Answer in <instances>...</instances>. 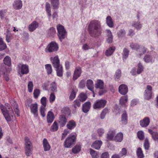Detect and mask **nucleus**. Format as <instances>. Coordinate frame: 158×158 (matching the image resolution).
Instances as JSON below:
<instances>
[{"label":"nucleus","instance_id":"obj_4","mask_svg":"<svg viewBox=\"0 0 158 158\" xmlns=\"http://www.w3.org/2000/svg\"><path fill=\"white\" fill-rule=\"evenodd\" d=\"M76 136L75 135H71L66 139L64 141V147L66 148H70L75 144L76 141Z\"/></svg>","mask_w":158,"mask_h":158},{"label":"nucleus","instance_id":"obj_52","mask_svg":"<svg viewBox=\"0 0 158 158\" xmlns=\"http://www.w3.org/2000/svg\"><path fill=\"white\" fill-rule=\"evenodd\" d=\"M90 152L93 158H98V155L96 152L90 148L89 149Z\"/></svg>","mask_w":158,"mask_h":158},{"label":"nucleus","instance_id":"obj_26","mask_svg":"<svg viewBox=\"0 0 158 158\" xmlns=\"http://www.w3.org/2000/svg\"><path fill=\"white\" fill-rule=\"evenodd\" d=\"M102 144L101 141L96 140L91 145V147L96 149H99Z\"/></svg>","mask_w":158,"mask_h":158},{"label":"nucleus","instance_id":"obj_5","mask_svg":"<svg viewBox=\"0 0 158 158\" xmlns=\"http://www.w3.org/2000/svg\"><path fill=\"white\" fill-rule=\"evenodd\" d=\"M25 153L27 156H30L32 153V145L29 138L26 137L25 138Z\"/></svg>","mask_w":158,"mask_h":158},{"label":"nucleus","instance_id":"obj_1","mask_svg":"<svg viewBox=\"0 0 158 158\" xmlns=\"http://www.w3.org/2000/svg\"><path fill=\"white\" fill-rule=\"evenodd\" d=\"M88 30L91 36L98 38L102 33V23L97 20L91 21L88 26Z\"/></svg>","mask_w":158,"mask_h":158},{"label":"nucleus","instance_id":"obj_57","mask_svg":"<svg viewBox=\"0 0 158 158\" xmlns=\"http://www.w3.org/2000/svg\"><path fill=\"white\" fill-rule=\"evenodd\" d=\"M144 146L146 150L148 149L149 147V143L148 139L146 138L145 140Z\"/></svg>","mask_w":158,"mask_h":158},{"label":"nucleus","instance_id":"obj_36","mask_svg":"<svg viewBox=\"0 0 158 158\" xmlns=\"http://www.w3.org/2000/svg\"><path fill=\"white\" fill-rule=\"evenodd\" d=\"M46 10L49 20L51 18V14L50 5V4L48 2H47L46 3Z\"/></svg>","mask_w":158,"mask_h":158},{"label":"nucleus","instance_id":"obj_56","mask_svg":"<svg viewBox=\"0 0 158 158\" xmlns=\"http://www.w3.org/2000/svg\"><path fill=\"white\" fill-rule=\"evenodd\" d=\"M27 86L29 92L30 93L32 91L33 87V82L31 81H29L28 83Z\"/></svg>","mask_w":158,"mask_h":158},{"label":"nucleus","instance_id":"obj_42","mask_svg":"<svg viewBox=\"0 0 158 158\" xmlns=\"http://www.w3.org/2000/svg\"><path fill=\"white\" fill-rule=\"evenodd\" d=\"M9 111L6 110V111H4L3 112V114L5 118L6 119L7 122H10L11 121V117L9 114Z\"/></svg>","mask_w":158,"mask_h":158},{"label":"nucleus","instance_id":"obj_10","mask_svg":"<svg viewBox=\"0 0 158 158\" xmlns=\"http://www.w3.org/2000/svg\"><path fill=\"white\" fill-rule=\"evenodd\" d=\"M143 60L146 63L152 64L155 61V58L151 55L147 54L144 55Z\"/></svg>","mask_w":158,"mask_h":158},{"label":"nucleus","instance_id":"obj_58","mask_svg":"<svg viewBox=\"0 0 158 158\" xmlns=\"http://www.w3.org/2000/svg\"><path fill=\"white\" fill-rule=\"evenodd\" d=\"M56 96L53 93H52L50 94L49 98V101L51 103H52L55 100Z\"/></svg>","mask_w":158,"mask_h":158},{"label":"nucleus","instance_id":"obj_33","mask_svg":"<svg viewBox=\"0 0 158 158\" xmlns=\"http://www.w3.org/2000/svg\"><path fill=\"white\" fill-rule=\"evenodd\" d=\"M62 114H64L66 116H69L71 113L69 107H66L63 108L61 110Z\"/></svg>","mask_w":158,"mask_h":158},{"label":"nucleus","instance_id":"obj_53","mask_svg":"<svg viewBox=\"0 0 158 158\" xmlns=\"http://www.w3.org/2000/svg\"><path fill=\"white\" fill-rule=\"evenodd\" d=\"M140 46L138 44L133 43L131 44L130 46V47L132 49L135 50L136 51V52H137Z\"/></svg>","mask_w":158,"mask_h":158},{"label":"nucleus","instance_id":"obj_46","mask_svg":"<svg viewBox=\"0 0 158 158\" xmlns=\"http://www.w3.org/2000/svg\"><path fill=\"white\" fill-rule=\"evenodd\" d=\"M81 147L79 145H76L72 149V152L74 154H76L80 151Z\"/></svg>","mask_w":158,"mask_h":158},{"label":"nucleus","instance_id":"obj_38","mask_svg":"<svg viewBox=\"0 0 158 158\" xmlns=\"http://www.w3.org/2000/svg\"><path fill=\"white\" fill-rule=\"evenodd\" d=\"M144 67L142 64L139 62L137 65V73L138 74H140L143 70Z\"/></svg>","mask_w":158,"mask_h":158},{"label":"nucleus","instance_id":"obj_62","mask_svg":"<svg viewBox=\"0 0 158 158\" xmlns=\"http://www.w3.org/2000/svg\"><path fill=\"white\" fill-rule=\"evenodd\" d=\"M105 131L104 129L102 128H99L97 130V132L98 135L101 136L104 133Z\"/></svg>","mask_w":158,"mask_h":158},{"label":"nucleus","instance_id":"obj_28","mask_svg":"<svg viewBox=\"0 0 158 158\" xmlns=\"http://www.w3.org/2000/svg\"><path fill=\"white\" fill-rule=\"evenodd\" d=\"M115 134V131L114 130H110L108 131L107 136V139L108 140H112Z\"/></svg>","mask_w":158,"mask_h":158},{"label":"nucleus","instance_id":"obj_47","mask_svg":"<svg viewBox=\"0 0 158 158\" xmlns=\"http://www.w3.org/2000/svg\"><path fill=\"white\" fill-rule=\"evenodd\" d=\"M56 33V31L53 27H51L48 31V34L49 36L54 35Z\"/></svg>","mask_w":158,"mask_h":158},{"label":"nucleus","instance_id":"obj_41","mask_svg":"<svg viewBox=\"0 0 158 158\" xmlns=\"http://www.w3.org/2000/svg\"><path fill=\"white\" fill-rule=\"evenodd\" d=\"M121 71L120 69L117 70L115 72L114 77L116 81H118L119 80L121 76Z\"/></svg>","mask_w":158,"mask_h":158},{"label":"nucleus","instance_id":"obj_29","mask_svg":"<svg viewBox=\"0 0 158 158\" xmlns=\"http://www.w3.org/2000/svg\"><path fill=\"white\" fill-rule=\"evenodd\" d=\"M148 132L152 135L153 139L154 141L158 142V132L153 131L151 129H149Z\"/></svg>","mask_w":158,"mask_h":158},{"label":"nucleus","instance_id":"obj_13","mask_svg":"<svg viewBox=\"0 0 158 158\" xmlns=\"http://www.w3.org/2000/svg\"><path fill=\"white\" fill-rule=\"evenodd\" d=\"M18 71L22 74H27L29 71L28 66L26 64H23L19 67Z\"/></svg>","mask_w":158,"mask_h":158},{"label":"nucleus","instance_id":"obj_14","mask_svg":"<svg viewBox=\"0 0 158 158\" xmlns=\"http://www.w3.org/2000/svg\"><path fill=\"white\" fill-rule=\"evenodd\" d=\"M119 93L122 95H125L128 92L127 86L124 84L120 85L118 88Z\"/></svg>","mask_w":158,"mask_h":158},{"label":"nucleus","instance_id":"obj_21","mask_svg":"<svg viewBox=\"0 0 158 158\" xmlns=\"http://www.w3.org/2000/svg\"><path fill=\"white\" fill-rule=\"evenodd\" d=\"M43 144L44 150L45 151H48L50 149L51 146L47 139L45 138L43 139Z\"/></svg>","mask_w":158,"mask_h":158},{"label":"nucleus","instance_id":"obj_20","mask_svg":"<svg viewBox=\"0 0 158 158\" xmlns=\"http://www.w3.org/2000/svg\"><path fill=\"white\" fill-rule=\"evenodd\" d=\"M104 83L103 81L101 80H98L95 84V87L96 89H103Z\"/></svg>","mask_w":158,"mask_h":158},{"label":"nucleus","instance_id":"obj_23","mask_svg":"<svg viewBox=\"0 0 158 158\" xmlns=\"http://www.w3.org/2000/svg\"><path fill=\"white\" fill-rule=\"evenodd\" d=\"M94 84L93 81L91 79H89L87 80L86 83V86L87 88L90 90L92 91L94 93Z\"/></svg>","mask_w":158,"mask_h":158},{"label":"nucleus","instance_id":"obj_60","mask_svg":"<svg viewBox=\"0 0 158 158\" xmlns=\"http://www.w3.org/2000/svg\"><path fill=\"white\" fill-rule=\"evenodd\" d=\"M45 110H46L45 107H44L43 106H41L40 109V111L42 116L43 117H44L45 116Z\"/></svg>","mask_w":158,"mask_h":158},{"label":"nucleus","instance_id":"obj_50","mask_svg":"<svg viewBox=\"0 0 158 158\" xmlns=\"http://www.w3.org/2000/svg\"><path fill=\"white\" fill-rule=\"evenodd\" d=\"M45 69L47 73L50 74L52 72V67L50 64H46L45 65Z\"/></svg>","mask_w":158,"mask_h":158},{"label":"nucleus","instance_id":"obj_40","mask_svg":"<svg viewBox=\"0 0 158 158\" xmlns=\"http://www.w3.org/2000/svg\"><path fill=\"white\" fill-rule=\"evenodd\" d=\"M126 34L125 31L123 29H121L118 30L117 32V35L118 38H122L124 37Z\"/></svg>","mask_w":158,"mask_h":158},{"label":"nucleus","instance_id":"obj_30","mask_svg":"<svg viewBox=\"0 0 158 158\" xmlns=\"http://www.w3.org/2000/svg\"><path fill=\"white\" fill-rule=\"evenodd\" d=\"M81 73V70L79 68H76L74 71L73 78L74 80L77 79L80 76Z\"/></svg>","mask_w":158,"mask_h":158},{"label":"nucleus","instance_id":"obj_22","mask_svg":"<svg viewBox=\"0 0 158 158\" xmlns=\"http://www.w3.org/2000/svg\"><path fill=\"white\" fill-rule=\"evenodd\" d=\"M55 118L54 114L52 112L49 111L48 112L47 116V121L48 123H52Z\"/></svg>","mask_w":158,"mask_h":158},{"label":"nucleus","instance_id":"obj_37","mask_svg":"<svg viewBox=\"0 0 158 158\" xmlns=\"http://www.w3.org/2000/svg\"><path fill=\"white\" fill-rule=\"evenodd\" d=\"M114 47H112L107 50L105 52V55L107 56H111L115 50Z\"/></svg>","mask_w":158,"mask_h":158},{"label":"nucleus","instance_id":"obj_59","mask_svg":"<svg viewBox=\"0 0 158 158\" xmlns=\"http://www.w3.org/2000/svg\"><path fill=\"white\" fill-rule=\"evenodd\" d=\"M127 153V150L125 148H123L122 149L121 151L119 153L120 156H126Z\"/></svg>","mask_w":158,"mask_h":158},{"label":"nucleus","instance_id":"obj_16","mask_svg":"<svg viewBox=\"0 0 158 158\" xmlns=\"http://www.w3.org/2000/svg\"><path fill=\"white\" fill-rule=\"evenodd\" d=\"M67 116H65L64 114H61L60 116L59 123L61 126L63 127L66 124L67 122Z\"/></svg>","mask_w":158,"mask_h":158},{"label":"nucleus","instance_id":"obj_39","mask_svg":"<svg viewBox=\"0 0 158 158\" xmlns=\"http://www.w3.org/2000/svg\"><path fill=\"white\" fill-rule=\"evenodd\" d=\"M128 101V97L127 96H123L121 97L119 100V102L121 105H125Z\"/></svg>","mask_w":158,"mask_h":158},{"label":"nucleus","instance_id":"obj_24","mask_svg":"<svg viewBox=\"0 0 158 158\" xmlns=\"http://www.w3.org/2000/svg\"><path fill=\"white\" fill-rule=\"evenodd\" d=\"M131 26L138 30H140L142 27V24L140 22L134 21L131 23Z\"/></svg>","mask_w":158,"mask_h":158},{"label":"nucleus","instance_id":"obj_17","mask_svg":"<svg viewBox=\"0 0 158 158\" xmlns=\"http://www.w3.org/2000/svg\"><path fill=\"white\" fill-rule=\"evenodd\" d=\"M10 102L11 105L14 107V109L15 112V114L18 116H19V110L18 108V105L17 103L13 99H11L10 100Z\"/></svg>","mask_w":158,"mask_h":158},{"label":"nucleus","instance_id":"obj_44","mask_svg":"<svg viewBox=\"0 0 158 158\" xmlns=\"http://www.w3.org/2000/svg\"><path fill=\"white\" fill-rule=\"evenodd\" d=\"M79 101L81 102L85 101L87 98V95L84 93H81L79 96Z\"/></svg>","mask_w":158,"mask_h":158},{"label":"nucleus","instance_id":"obj_64","mask_svg":"<svg viewBox=\"0 0 158 158\" xmlns=\"http://www.w3.org/2000/svg\"><path fill=\"white\" fill-rule=\"evenodd\" d=\"M52 128L53 131H56L58 130V127L56 122H55L53 123L52 126Z\"/></svg>","mask_w":158,"mask_h":158},{"label":"nucleus","instance_id":"obj_32","mask_svg":"<svg viewBox=\"0 0 158 158\" xmlns=\"http://www.w3.org/2000/svg\"><path fill=\"white\" fill-rule=\"evenodd\" d=\"M123 135L121 132H119L117 133L115 137L114 140L115 141L120 142L123 140Z\"/></svg>","mask_w":158,"mask_h":158},{"label":"nucleus","instance_id":"obj_6","mask_svg":"<svg viewBox=\"0 0 158 158\" xmlns=\"http://www.w3.org/2000/svg\"><path fill=\"white\" fill-rule=\"evenodd\" d=\"M57 29L58 32V37L61 41L65 37L66 32L64 27L61 25H57Z\"/></svg>","mask_w":158,"mask_h":158},{"label":"nucleus","instance_id":"obj_63","mask_svg":"<svg viewBox=\"0 0 158 158\" xmlns=\"http://www.w3.org/2000/svg\"><path fill=\"white\" fill-rule=\"evenodd\" d=\"M40 91L38 89H35L34 90L33 94L35 98H38L40 94Z\"/></svg>","mask_w":158,"mask_h":158},{"label":"nucleus","instance_id":"obj_45","mask_svg":"<svg viewBox=\"0 0 158 158\" xmlns=\"http://www.w3.org/2000/svg\"><path fill=\"white\" fill-rule=\"evenodd\" d=\"M136 153L138 158H143L144 157V155L140 148L137 149Z\"/></svg>","mask_w":158,"mask_h":158},{"label":"nucleus","instance_id":"obj_18","mask_svg":"<svg viewBox=\"0 0 158 158\" xmlns=\"http://www.w3.org/2000/svg\"><path fill=\"white\" fill-rule=\"evenodd\" d=\"M39 26V23L35 21H34L28 26V30L31 32H32L35 30Z\"/></svg>","mask_w":158,"mask_h":158},{"label":"nucleus","instance_id":"obj_11","mask_svg":"<svg viewBox=\"0 0 158 158\" xmlns=\"http://www.w3.org/2000/svg\"><path fill=\"white\" fill-rule=\"evenodd\" d=\"M28 106L30 107L31 112L33 114L35 117L38 116L37 104L36 103L28 104Z\"/></svg>","mask_w":158,"mask_h":158},{"label":"nucleus","instance_id":"obj_19","mask_svg":"<svg viewBox=\"0 0 158 158\" xmlns=\"http://www.w3.org/2000/svg\"><path fill=\"white\" fill-rule=\"evenodd\" d=\"M22 6V2L21 0H16L13 3V8L16 10L20 9Z\"/></svg>","mask_w":158,"mask_h":158},{"label":"nucleus","instance_id":"obj_12","mask_svg":"<svg viewBox=\"0 0 158 158\" xmlns=\"http://www.w3.org/2000/svg\"><path fill=\"white\" fill-rule=\"evenodd\" d=\"M147 48L143 46H140L136 54L137 56L139 57H141L143 54L146 52Z\"/></svg>","mask_w":158,"mask_h":158},{"label":"nucleus","instance_id":"obj_61","mask_svg":"<svg viewBox=\"0 0 158 158\" xmlns=\"http://www.w3.org/2000/svg\"><path fill=\"white\" fill-rule=\"evenodd\" d=\"M41 102L44 107H45L47 104V98L46 97H43L41 99Z\"/></svg>","mask_w":158,"mask_h":158},{"label":"nucleus","instance_id":"obj_48","mask_svg":"<svg viewBox=\"0 0 158 158\" xmlns=\"http://www.w3.org/2000/svg\"><path fill=\"white\" fill-rule=\"evenodd\" d=\"M50 89L52 92H56L57 91V87L55 82H53L50 85Z\"/></svg>","mask_w":158,"mask_h":158},{"label":"nucleus","instance_id":"obj_51","mask_svg":"<svg viewBox=\"0 0 158 158\" xmlns=\"http://www.w3.org/2000/svg\"><path fill=\"white\" fill-rule=\"evenodd\" d=\"M108 110L107 108H105L102 112L100 115V118L102 119L104 118L106 114L108 113Z\"/></svg>","mask_w":158,"mask_h":158},{"label":"nucleus","instance_id":"obj_15","mask_svg":"<svg viewBox=\"0 0 158 158\" xmlns=\"http://www.w3.org/2000/svg\"><path fill=\"white\" fill-rule=\"evenodd\" d=\"M150 120L148 117L144 118L139 122L140 125L142 127H146L149 124Z\"/></svg>","mask_w":158,"mask_h":158},{"label":"nucleus","instance_id":"obj_35","mask_svg":"<svg viewBox=\"0 0 158 158\" xmlns=\"http://www.w3.org/2000/svg\"><path fill=\"white\" fill-rule=\"evenodd\" d=\"M127 122V115L126 111H124L122 115L121 123L125 125Z\"/></svg>","mask_w":158,"mask_h":158},{"label":"nucleus","instance_id":"obj_8","mask_svg":"<svg viewBox=\"0 0 158 158\" xmlns=\"http://www.w3.org/2000/svg\"><path fill=\"white\" fill-rule=\"evenodd\" d=\"M106 103V101L105 100L101 99L96 101L93 105L94 109H97L103 108Z\"/></svg>","mask_w":158,"mask_h":158},{"label":"nucleus","instance_id":"obj_43","mask_svg":"<svg viewBox=\"0 0 158 158\" xmlns=\"http://www.w3.org/2000/svg\"><path fill=\"white\" fill-rule=\"evenodd\" d=\"M129 51L127 48H125L123 50V60H126L128 57L129 55Z\"/></svg>","mask_w":158,"mask_h":158},{"label":"nucleus","instance_id":"obj_2","mask_svg":"<svg viewBox=\"0 0 158 158\" xmlns=\"http://www.w3.org/2000/svg\"><path fill=\"white\" fill-rule=\"evenodd\" d=\"M3 61L4 64L7 65L8 67H6V65L3 64H2L0 69V72H1L3 73V76L6 81H8L9 80L8 74L11 71V69L9 67L11 64V59L9 56H6L4 58ZM1 76V75L0 74V77Z\"/></svg>","mask_w":158,"mask_h":158},{"label":"nucleus","instance_id":"obj_9","mask_svg":"<svg viewBox=\"0 0 158 158\" xmlns=\"http://www.w3.org/2000/svg\"><path fill=\"white\" fill-rule=\"evenodd\" d=\"M152 87L150 85H147L146 89L145 90L144 96V98L145 99L149 100L152 97Z\"/></svg>","mask_w":158,"mask_h":158},{"label":"nucleus","instance_id":"obj_7","mask_svg":"<svg viewBox=\"0 0 158 158\" xmlns=\"http://www.w3.org/2000/svg\"><path fill=\"white\" fill-rule=\"evenodd\" d=\"M58 48V45L56 42L52 41L48 45L47 48L45 49V51H47L49 52H53L57 51Z\"/></svg>","mask_w":158,"mask_h":158},{"label":"nucleus","instance_id":"obj_27","mask_svg":"<svg viewBox=\"0 0 158 158\" xmlns=\"http://www.w3.org/2000/svg\"><path fill=\"white\" fill-rule=\"evenodd\" d=\"M91 106V103L89 102H85L83 105L82 110L84 112L87 113L89 110Z\"/></svg>","mask_w":158,"mask_h":158},{"label":"nucleus","instance_id":"obj_3","mask_svg":"<svg viewBox=\"0 0 158 158\" xmlns=\"http://www.w3.org/2000/svg\"><path fill=\"white\" fill-rule=\"evenodd\" d=\"M51 61L53 67L56 69L57 75L59 77L63 76V67L60 64V60L57 56L51 58Z\"/></svg>","mask_w":158,"mask_h":158},{"label":"nucleus","instance_id":"obj_25","mask_svg":"<svg viewBox=\"0 0 158 158\" xmlns=\"http://www.w3.org/2000/svg\"><path fill=\"white\" fill-rule=\"evenodd\" d=\"M106 23L107 25L110 27H114V24L113 19L110 16H107L106 18Z\"/></svg>","mask_w":158,"mask_h":158},{"label":"nucleus","instance_id":"obj_49","mask_svg":"<svg viewBox=\"0 0 158 158\" xmlns=\"http://www.w3.org/2000/svg\"><path fill=\"white\" fill-rule=\"evenodd\" d=\"M6 48V45L3 43L2 38H0V51L3 50Z\"/></svg>","mask_w":158,"mask_h":158},{"label":"nucleus","instance_id":"obj_34","mask_svg":"<svg viewBox=\"0 0 158 158\" xmlns=\"http://www.w3.org/2000/svg\"><path fill=\"white\" fill-rule=\"evenodd\" d=\"M76 124L73 120L69 121L67 124V128L70 130H72L76 126Z\"/></svg>","mask_w":158,"mask_h":158},{"label":"nucleus","instance_id":"obj_55","mask_svg":"<svg viewBox=\"0 0 158 158\" xmlns=\"http://www.w3.org/2000/svg\"><path fill=\"white\" fill-rule=\"evenodd\" d=\"M137 135L139 139L140 140H142L144 139V133L142 131H139L137 133Z\"/></svg>","mask_w":158,"mask_h":158},{"label":"nucleus","instance_id":"obj_54","mask_svg":"<svg viewBox=\"0 0 158 158\" xmlns=\"http://www.w3.org/2000/svg\"><path fill=\"white\" fill-rule=\"evenodd\" d=\"M80 105L81 103H80L79 100L77 99L73 102V106L75 109H76L77 107H79L80 106Z\"/></svg>","mask_w":158,"mask_h":158},{"label":"nucleus","instance_id":"obj_31","mask_svg":"<svg viewBox=\"0 0 158 158\" xmlns=\"http://www.w3.org/2000/svg\"><path fill=\"white\" fill-rule=\"evenodd\" d=\"M51 4L53 6V9H57L59 7V0H50Z\"/></svg>","mask_w":158,"mask_h":158}]
</instances>
